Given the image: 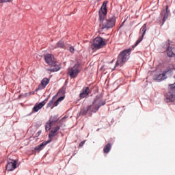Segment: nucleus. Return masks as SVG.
<instances>
[{"mask_svg": "<svg viewBox=\"0 0 175 175\" xmlns=\"http://www.w3.org/2000/svg\"><path fill=\"white\" fill-rule=\"evenodd\" d=\"M54 106L57 107L58 105H59V101L57 100L56 101L55 100L53 103Z\"/></svg>", "mask_w": 175, "mask_h": 175, "instance_id": "bb28decb", "label": "nucleus"}, {"mask_svg": "<svg viewBox=\"0 0 175 175\" xmlns=\"http://www.w3.org/2000/svg\"><path fill=\"white\" fill-rule=\"evenodd\" d=\"M103 46H106V42L103 40L102 37H96L90 44V47L94 51L100 50Z\"/></svg>", "mask_w": 175, "mask_h": 175, "instance_id": "7ed1b4c3", "label": "nucleus"}, {"mask_svg": "<svg viewBox=\"0 0 175 175\" xmlns=\"http://www.w3.org/2000/svg\"><path fill=\"white\" fill-rule=\"evenodd\" d=\"M132 51V49L129 48L126 50H124L123 51L120 52V53L118 55L117 62L115 64L114 68L112 69V70H114L117 66H122L129 58H131V52Z\"/></svg>", "mask_w": 175, "mask_h": 175, "instance_id": "f03ea898", "label": "nucleus"}, {"mask_svg": "<svg viewBox=\"0 0 175 175\" xmlns=\"http://www.w3.org/2000/svg\"><path fill=\"white\" fill-rule=\"evenodd\" d=\"M108 2L109 1H104L100 10L105 11V12H107V5Z\"/></svg>", "mask_w": 175, "mask_h": 175, "instance_id": "412c9836", "label": "nucleus"}, {"mask_svg": "<svg viewBox=\"0 0 175 175\" xmlns=\"http://www.w3.org/2000/svg\"><path fill=\"white\" fill-rule=\"evenodd\" d=\"M116 25V16H111L103 23L102 29H110Z\"/></svg>", "mask_w": 175, "mask_h": 175, "instance_id": "20e7f679", "label": "nucleus"}, {"mask_svg": "<svg viewBox=\"0 0 175 175\" xmlns=\"http://www.w3.org/2000/svg\"><path fill=\"white\" fill-rule=\"evenodd\" d=\"M99 14V21H100V25H103V23H105V18H106V15L107 14V11H103L100 10L98 11Z\"/></svg>", "mask_w": 175, "mask_h": 175, "instance_id": "9b49d317", "label": "nucleus"}, {"mask_svg": "<svg viewBox=\"0 0 175 175\" xmlns=\"http://www.w3.org/2000/svg\"><path fill=\"white\" fill-rule=\"evenodd\" d=\"M15 169H17V161L16 160H10L6 165V170L8 172H13Z\"/></svg>", "mask_w": 175, "mask_h": 175, "instance_id": "1a4fd4ad", "label": "nucleus"}, {"mask_svg": "<svg viewBox=\"0 0 175 175\" xmlns=\"http://www.w3.org/2000/svg\"><path fill=\"white\" fill-rule=\"evenodd\" d=\"M59 129H61V126H55L50 132L49 134V139H53L54 137V136H55V133H57V132L58 131H59Z\"/></svg>", "mask_w": 175, "mask_h": 175, "instance_id": "ddd939ff", "label": "nucleus"}, {"mask_svg": "<svg viewBox=\"0 0 175 175\" xmlns=\"http://www.w3.org/2000/svg\"><path fill=\"white\" fill-rule=\"evenodd\" d=\"M44 59L46 64H48V65H54V62H55V60L54 59V55L50 53L44 55Z\"/></svg>", "mask_w": 175, "mask_h": 175, "instance_id": "9d476101", "label": "nucleus"}, {"mask_svg": "<svg viewBox=\"0 0 175 175\" xmlns=\"http://www.w3.org/2000/svg\"><path fill=\"white\" fill-rule=\"evenodd\" d=\"M170 13V11H169V7H166V10H163L161 13V16H163V23L166 21L169 17V14Z\"/></svg>", "mask_w": 175, "mask_h": 175, "instance_id": "2eb2a0df", "label": "nucleus"}, {"mask_svg": "<svg viewBox=\"0 0 175 175\" xmlns=\"http://www.w3.org/2000/svg\"><path fill=\"white\" fill-rule=\"evenodd\" d=\"M97 1V2H100V1H102V0H96Z\"/></svg>", "mask_w": 175, "mask_h": 175, "instance_id": "7c9ffc66", "label": "nucleus"}, {"mask_svg": "<svg viewBox=\"0 0 175 175\" xmlns=\"http://www.w3.org/2000/svg\"><path fill=\"white\" fill-rule=\"evenodd\" d=\"M58 120H59V118H58V116H55L51 117L49 121H51V122L53 124V122H57Z\"/></svg>", "mask_w": 175, "mask_h": 175, "instance_id": "5701e85b", "label": "nucleus"}, {"mask_svg": "<svg viewBox=\"0 0 175 175\" xmlns=\"http://www.w3.org/2000/svg\"><path fill=\"white\" fill-rule=\"evenodd\" d=\"M142 36L137 39L135 42V44L133 46V49L136 47L141 42H142L143 39H144V35H146V32H147V24H144L141 28Z\"/></svg>", "mask_w": 175, "mask_h": 175, "instance_id": "6e6552de", "label": "nucleus"}, {"mask_svg": "<svg viewBox=\"0 0 175 175\" xmlns=\"http://www.w3.org/2000/svg\"><path fill=\"white\" fill-rule=\"evenodd\" d=\"M85 143V141H82L80 144H79V147H83V146H84V144Z\"/></svg>", "mask_w": 175, "mask_h": 175, "instance_id": "c85d7f7f", "label": "nucleus"}, {"mask_svg": "<svg viewBox=\"0 0 175 175\" xmlns=\"http://www.w3.org/2000/svg\"><path fill=\"white\" fill-rule=\"evenodd\" d=\"M51 125H53L51 120L48 121L45 125L46 131H50V129H51Z\"/></svg>", "mask_w": 175, "mask_h": 175, "instance_id": "4be33fe9", "label": "nucleus"}, {"mask_svg": "<svg viewBox=\"0 0 175 175\" xmlns=\"http://www.w3.org/2000/svg\"><path fill=\"white\" fill-rule=\"evenodd\" d=\"M51 68H47L49 72H58L59 70V65L57 64V62H54V64H51Z\"/></svg>", "mask_w": 175, "mask_h": 175, "instance_id": "4468645a", "label": "nucleus"}, {"mask_svg": "<svg viewBox=\"0 0 175 175\" xmlns=\"http://www.w3.org/2000/svg\"><path fill=\"white\" fill-rule=\"evenodd\" d=\"M57 48L65 49V43H64L62 40L59 41L57 43L56 46H55V47H54V49H57Z\"/></svg>", "mask_w": 175, "mask_h": 175, "instance_id": "a211bd4d", "label": "nucleus"}, {"mask_svg": "<svg viewBox=\"0 0 175 175\" xmlns=\"http://www.w3.org/2000/svg\"><path fill=\"white\" fill-rule=\"evenodd\" d=\"M70 53H72V54L75 53V47L73 46H70Z\"/></svg>", "mask_w": 175, "mask_h": 175, "instance_id": "a878e982", "label": "nucleus"}, {"mask_svg": "<svg viewBox=\"0 0 175 175\" xmlns=\"http://www.w3.org/2000/svg\"><path fill=\"white\" fill-rule=\"evenodd\" d=\"M50 83V79L49 78H44L41 81V85H43L44 88H46L47 84Z\"/></svg>", "mask_w": 175, "mask_h": 175, "instance_id": "6ab92c4d", "label": "nucleus"}, {"mask_svg": "<svg viewBox=\"0 0 175 175\" xmlns=\"http://www.w3.org/2000/svg\"><path fill=\"white\" fill-rule=\"evenodd\" d=\"M111 150V144L108 143L107 145L104 146V148H103L104 154H109Z\"/></svg>", "mask_w": 175, "mask_h": 175, "instance_id": "f3484780", "label": "nucleus"}, {"mask_svg": "<svg viewBox=\"0 0 175 175\" xmlns=\"http://www.w3.org/2000/svg\"><path fill=\"white\" fill-rule=\"evenodd\" d=\"M65 94V89H61L57 94V95H64Z\"/></svg>", "mask_w": 175, "mask_h": 175, "instance_id": "b1692460", "label": "nucleus"}, {"mask_svg": "<svg viewBox=\"0 0 175 175\" xmlns=\"http://www.w3.org/2000/svg\"><path fill=\"white\" fill-rule=\"evenodd\" d=\"M49 143H51V140L43 142L41 144L36 146L34 148V150H36V151H42V150H43V148H44V146H47V144H49Z\"/></svg>", "mask_w": 175, "mask_h": 175, "instance_id": "f8f14e48", "label": "nucleus"}, {"mask_svg": "<svg viewBox=\"0 0 175 175\" xmlns=\"http://www.w3.org/2000/svg\"><path fill=\"white\" fill-rule=\"evenodd\" d=\"M105 105L106 100L102 99L100 96H96L92 104L81 109L79 114L80 116H88V117H91L94 113H96L102 106H105Z\"/></svg>", "mask_w": 175, "mask_h": 175, "instance_id": "f257e3e1", "label": "nucleus"}, {"mask_svg": "<svg viewBox=\"0 0 175 175\" xmlns=\"http://www.w3.org/2000/svg\"><path fill=\"white\" fill-rule=\"evenodd\" d=\"M81 70V69L80 68V64L77 63L69 70L68 75L71 79H76V77L79 76V73H80Z\"/></svg>", "mask_w": 175, "mask_h": 175, "instance_id": "39448f33", "label": "nucleus"}, {"mask_svg": "<svg viewBox=\"0 0 175 175\" xmlns=\"http://www.w3.org/2000/svg\"><path fill=\"white\" fill-rule=\"evenodd\" d=\"M90 94V88L88 87L83 88L81 90L79 96L80 98H85Z\"/></svg>", "mask_w": 175, "mask_h": 175, "instance_id": "dca6fc26", "label": "nucleus"}, {"mask_svg": "<svg viewBox=\"0 0 175 175\" xmlns=\"http://www.w3.org/2000/svg\"><path fill=\"white\" fill-rule=\"evenodd\" d=\"M66 117L62 118V119L61 120H59V124H61L62 122V120H65Z\"/></svg>", "mask_w": 175, "mask_h": 175, "instance_id": "c756f323", "label": "nucleus"}, {"mask_svg": "<svg viewBox=\"0 0 175 175\" xmlns=\"http://www.w3.org/2000/svg\"><path fill=\"white\" fill-rule=\"evenodd\" d=\"M8 2H12V0H0V3H6Z\"/></svg>", "mask_w": 175, "mask_h": 175, "instance_id": "393cba45", "label": "nucleus"}, {"mask_svg": "<svg viewBox=\"0 0 175 175\" xmlns=\"http://www.w3.org/2000/svg\"><path fill=\"white\" fill-rule=\"evenodd\" d=\"M57 100V95H55L52 99L49 102V103L47 104V107H51V106H53V105H54V101Z\"/></svg>", "mask_w": 175, "mask_h": 175, "instance_id": "aec40b11", "label": "nucleus"}, {"mask_svg": "<svg viewBox=\"0 0 175 175\" xmlns=\"http://www.w3.org/2000/svg\"><path fill=\"white\" fill-rule=\"evenodd\" d=\"M172 42L170 40L165 43L164 46L165 49H166L167 55L170 57V58H174L175 57V48L172 46Z\"/></svg>", "mask_w": 175, "mask_h": 175, "instance_id": "423d86ee", "label": "nucleus"}, {"mask_svg": "<svg viewBox=\"0 0 175 175\" xmlns=\"http://www.w3.org/2000/svg\"><path fill=\"white\" fill-rule=\"evenodd\" d=\"M49 97H50V96H49L43 101H42L39 103H36L34 105V107H33L31 113H38V111H39V110H40V109H42V107H43V106H44V105H46V103H47Z\"/></svg>", "mask_w": 175, "mask_h": 175, "instance_id": "0eeeda50", "label": "nucleus"}, {"mask_svg": "<svg viewBox=\"0 0 175 175\" xmlns=\"http://www.w3.org/2000/svg\"><path fill=\"white\" fill-rule=\"evenodd\" d=\"M64 99H65V96H61L57 99V100L58 102H62V100H64Z\"/></svg>", "mask_w": 175, "mask_h": 175, "instance_id": "cd10ccee", "label": "nucleus"}]
</instances>
